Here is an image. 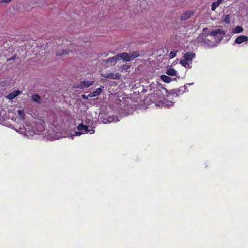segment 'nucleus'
<instances>
[{"label":"nucleus","mask_w":248,"mask_h":248,"mask_svg":"<svg viewBox=\"0 0 248 248\" xmlns=\"http://www.w3.org/2000/svg\"><path fill=\"white\" fill-rule=\"evenodd\" d=\"M206 30V28H204V29H203V31H205Z\"/></svg>","instance_id":"obj_30"},{"label":"nucleus","mask_w":248,"mask_h":248,"mask_svg":"<svg viewBox=\"0 0 248 248\" xmlns=\"http://www.w3.org/2000/svg\"><path fill=\"white\" fill-rule=\"evenodd\" d=\"M224 0H217V1L213 2L211 5V10L214 11L216 9L219 7V6L222 4Z\"/></svg>","instance_id":"obj_16"},{"label":"nucleus","mask_w":248,"mask_h":248,"mask_svg":"<svg viewBox=\"0 0 248 248\" xmlns=\"http://www.w3.org/2000/svg\"><path fill=\"white\" fill-rule=\"evenodd\" d=\"M32 99L34 101L36 102H39L40 99V96L37 94H35L32 95Z\"/></svg>","instance_id":"obj_21"},{"label":"nucleus","mask_w":248,"mask_h":248,"mask_svg":"<svg viewBox=\"0 0 248 248\" xmlns=\"http://www.w3.org/2000/svg\"><path fill=\"white\" fill-rule=\"evenodd\" d=\"M166 73L168 75L171 76H177V71L172 67H169L168 68Z\"/></svg>","instance_id":"obj_17"},{"label":"nucleus","mask_w":248,"mask_h":248,"mask_svg":"<svg viewBox=\"0 0 248 248\" xmlns=\"http://www.w3.org/2000/svg\"><path fill=\"white\" fill-rule=\"evenodd\" d=\"M114 121H117V120H115V118L112 117H108L107 122H104V123H111Z\"/></svg>","instance_id":"obj_24"},{"label":"nucleus","mask_w":248,"mask_h":248,"mask_svg":"<svg viewBox=\"0 0 248 248\" xmlns=\"http://www.w3.org/2000/svg\"><path fill=\"white\" fill-rule=\"evenodd\" d=\"M21 93V91L19 90H15L10 93H9L7 97L9 99H13Z\"/></svg>","instance_id":"obj_13"},{"label":"nucleus","mask_w":248,"mask_h":248,"mask_svg":"<svg viewBox=\"0 0 248 248\" xmlns=\"http://www.w3.org/2000/svg\"><path fill=\"white\" fill-rule=\"evenodd\" d=\"M176 51H171L170 53L169 56L170 59L174 58L176 55Z\"/></svg>","instance_id":"obj_25"},{"label":"nucleus","mask_w":248,"mask_h":248,"mask_svg":"<svg viewBox=\"0 0 248 248\" xmlns=\"http://www.w3.org/2000/svg\"><path fill=\"white\" fill-rule=\"evenodd\" d=\"M103 88L104 86H102V87L97 88V89H96L94 92L90 93L89 94V97H93L99 96L101 92L102 91Z\"/></svg>","instance_id":"obj_11"},{"label":"nucleus","mask_w":248,"mask_h":248,"mask_svg":"<svg viewBox=\"0 0 248 248\" xmlns=\"http://www.w3.org/2000/svg\"><path fill=\"white\" fill-rule=\"evenodd\" d=\"M193 15V12L191 10H187L182 13L180 19L181 20H186L191 17Z\"/></svg>","instance_id":"obj_7"},{"label":"nucleus","mask_w":248,"mask_h":248,"mask_svg":"<svg viewBox=\"0 0 248 248\" xmlns=\"http://www.w3.org/2000/svg\"><path fill=\"white\" fill-rule=\"evenodd\" d=\"M68 53H69V51H68L67 50H63L61 52H57L56 55L57 56H61L63 54H68Z\"/></svg>","instance_id":"obj_23"},{"label":"nucleus","mask_w":248,"mask_h":248,"mask_svg":"<svg viewBox=\"0 0 248 248\" xmlns=\"http://www.w3.org/2000/svg\"><path fill=\"white\" fill-rule=\"evenodd\" d=\"M160 91H159V92H157V94H159Z\"/></svg>","instance_id":"obj_31"},{"label":"nucleus","mask_w":248,"mask_h":248,"mask_svg":"<svg viewBox=\"0 0 248 248\" xmlns=\"http://www.w3.org/2000/svg\"><path fill=\"white\" fill-rule=\"evenodd\" d=\"M12 0H1V2L2 3H9L10 1H11Z\"/></svg>","instance_id":"obj_28"},{"label":"nucleus","mask_w":248,"mask_h":248,"mask_svg":"<svg viewBox=\"0 0 248 248\" xmlns=\"http://www.w3.org/2000/svg\"><path fill=\"white\" fill-rule=\"evenodd\" d=\"M82 97L83 99H87L88 97H86L85 95H82Z\"/></svg>","instance_id":"obj_29"},{"label":"nucleus","mask_w":248,"mask_h":248,"mask_svg":"<svg viewBox=\"0 0 248 248\" xmlns=\"http://www.w3.org/2000/svg\"><path fill=\"white\" fill-rule=\"evenodd\" d=\"M174 96L173 94H168L167 96V98L162 102V106L164 105L168 107L172 106L174 103L173 100Z\"/></svg>","instance_id":"obj_5"},{"label":"nucleus","mask_w":248,"mask_h":248,"mask_svg":"<svg viewBox=\"0 0 248 248\" xmlns=\"http://www.w3.org/2000/svg\"><path fill=\"white\" fill-rule=\"evenodd\" d=\"M248 40V37L245 35H240L237 37L235 40V43L240 44L242 43L247 42Z\"/></svg>","instance_id":"obj_9"},{"label":"nucleus","mask_w":248,"mask_h":248,"mask_svg":"<svg viewBox=\"0 0 248 248\" xmlns=\"http://www.w3.org/2000/svg\"><path fill=\"white\" fill-rule=\"evenodd\" d=\"M225 34V31L222 29H215L205 36L204 42L210 47L216 46L223 38Z\"/></svg>","instance_id":"obj_2"},{"label":"nucleus","mask_w":248,"mask_h":248,"mask_svg":"<svg viewBox=\"0 0 248 248\" xmlns=\"http://www.w3.org/2000/svg\"><path fill=\"white\" fill-rule=\"evenodd\" d=\"M101 76L107 78L111 79H118L120 78V75L119 73H109L108 74H101Z\"/></svg>","instance_id":"obj_6"},{"label":"nucleus","mask_w":248,"mask_h":248,"mask_svg":"<svg viewBox=\"0 0 248 248\" xmlns=\"http://www.w3.org/2000/svg\"><path fill=\"white\" fill-rule=\"evenodd\" d=\"M78 131L75 132L74 134L71 135V137L72 139H73L74 136H80L82 134L88 133L93 134L94 133L95 131L93 128H89L87 126L84 125L82 124H80L78 126Z\"/></svg>","instance_id":"obj_3"},{"label":"nucleus","mask_w":248,"mask_h":248,"mask_svg":"<svg viewBox=\"0 0 248 248\" xmlns=\"http://www.w3.org/2000/svg\"><path fill=\"white\" fill-rule=\"evenodd\" d=\"M116 56H118V61L121 59L126 62H129L130 61H131L129 55L127 53H122L120 54H117L116 55Z\"/></svg>","instance_id":"obj_10"},{"label":"nucleus","mask_w":248,"mask_h":248,"mask_svg":"<svg viewBox=\"0 0 248 248\" xmlns=\"http://www.w3.org/2000/svg\"><path fill=\"white\" fill-rule=\"evenodd\" d=\"M129 55L131 60H132L138 57L140 55V53L138 51H133L130 53Z\"/></svg>","instance_id":"obj_20"},{"label":"nucleus","mask_w":248,"mask_h":248,"mask_svg":"<svg viewBox=\"0 0 248 248\" xmlns=\"http://www.w3.org/2000/svg\"><path fill=\"white\" fill-rule=\"evenodd\" d=\"M93 83V81H84L82 83L78 86H76L77 88H79L83 89L85 87H88L91 86Z\"/></svg>","instance_id":"obj_14"},{"label":"nucleus","mask_w":248,"mask_h":248,"mask_svg":"<svg viewBox=\"0 0 248 248\" xmlns=\"http://www.w3.org/2000/svg\"><path fill=\"white\" fill-rule=\"evenodd\" d=\"M195 57V54L193 52H187L184 54V59L192 63V61L193 58Z\"/></svg>","instance_id":"obj_8"},{"label":"nucleus","mask_w":248,"mask_h":248,"mask_svg":"<svg viewBox=\"0 0 248 248\" xmlns=\"http://www.w3.org/2000/svg\"><path fill=\"white\" fill-rule=\"evenodd\" d=\"M222 20L226 24H229L231 22V16L230 15H226L222 16Z\"/></svg>","instance_id":"obj_19"},{"label":"nucleus","mask_w":248,"mask_h":248,"mask_svg":"<svg viewBox=\"0 0 248 248\" xmlns=\"http://www.w3.org/2000/svg\"><path fill=\"white\" fill-rule=\"evenodd\" d=\"M243 28L241 26H237L235 27L232 29L231 32V34H239L242 33L243 31Z\"/></svg>","instance_id":"obj_12"},{"label":"nucleus","mask_w":248,"mask_h":248,"mask_svg":"<svg viewBox=\"0 0 248 248\" xmlns=\"http://www.w3.org/2000/svg\"><path fill=\"white\" fill-rule=\"evenodd\" d=\"M26 126L22 125L16 128V130L21 134L28 137H31L34 134H39L44 130V127L42 123H33L32 124L27 123Z\"/></svg>","instance_id":"obj_1"},{"label":"nucleus","mask_w":248,"mask_h":248,"mask_svg":"<svg viewBox=\"0 0 248 248\" xmlns=\"http://www.w3.org/2000/svg\"><path fill=\"white\" fill-rule=\"evenodd\" d=\"M180 63L181 64L182 66H183V67H184L186 68L189 69V68H191V63H190V62H188V61H186L185 59L181 60L180 61Z\"/></svg>","instance_id":"obj_15"},{"label":"nucleus","mask_w":248,"mask_h":248,"mask_svg":"<svg viewBox=\"0 0 248 248\" xmlns=\"http://www.w3.org/2000/svg\"><path fill=\"white\" fill-rule=\"evenodd\" d=\"M18 114L21 118H23L24 114V110H18Z\"/></svg>","instance_id":"obj_27"},{"label":"nucleus","mask_w":248,"mask_h":248,"mask_svg":"<svg viewBox=\"0 0 248 248\" xmlns=\"http://www.w3.org/2000/svg\"><path fill=\"white\" fill-rule=\"evenodd\" d=\"M118 61V56H117L116 55L109 58L108 59L104 60L103 61L104 63L106 65L107 67H110L113 65H115L117 62Z\"/></svg>","instance_id":"obj_4"},{"label":"nucleus","mask_w":248,"mask_h":248,"mask_svg":"<svg viewBox=\"0 0 248 248\" xmlns=\"http://www.w3.org/2000/svg\"><path fill=\"white\" fill-rule=\"evenodd\" d=\"M60 137L59 136H56L55 137H54L50 134L49 135L48 139L51 140H54L58 139Z\"/></svg>","instance_id":"obj_26"},{"label":"nucleus","mask_w":248,"mask_h":248,"mask_svg":"<svg viewBox=\"0 0 248 248\" xmlns=\"http://www.w3.org/2000/svg\"><path fill=\"white\" fill-rule=\"evenodd\" d=\"M129 68H130L129 66H128L127 65H123L120 67V70H121L122 71L123 70H125L127 71L129 69Z\"/></svg>","instance_id":"obj_22"},{"label":"nucleus","mask_w":248,"mask_h":248,"mask_svg":"<svg viewBox=\"0 0 248 248\" xmlns=\"http://www.w3.org/2000/svg\"><path fill=\"white\" fill-rule=\"evenodd\" d=\"M160 78L163 81L167 83H170L172 81L171 78L167 75H161Z\"/></svg>","instance_id":"obj_18"}]
</instances>
